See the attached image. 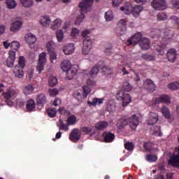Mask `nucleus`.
<instances>
[{
  "mask_svg": "<svg viewBox=\"0 0 179 179\" xmlns=\"http://www.w3.org/2000/svg\"><path fill=\"white\" fill-rule=\"evenodd\" d=\"M122 89L123 90H120L117 92L116 97L117 100L122 101V107H127V106L132 101V98L129 94L125 92H131L132 86H131V84L127 81H124L123 83Z\"/></svg>",
  "mask_w": 179,
  "mask_h": 179,
  "instance_id": "1",
  "label": "nucleus"
},
{
  "mask_svg": "<svg viewBox=\"0 0 179 179\" xmlns=\"http://www.w3.org/2000/svg\"><path fill=\"white\" fill-rule=\"evenodd\" d=\"M128 124H129L131 129H136V127L139 125V117L136 115H133L129 118L127 117H121L117 122V128L123 129Z\"/></svg>",
  "mask_w": 179,
  "mask_h": 179,
  "instance_id": "2",
  "label": "nucleus"
},
{
  "mask_svg": "<svg viewBox=\"0 0 179 179\" xmlns=\"http://www.w3.org/2000/svg\"><path fill=\"white\" fill-rule=\"evenodd\" d=\"M92 5H93V0H84L79 3L78 7L80 8V15L77 17L75 21V24L78 26V24L83 22L85 19V14L87 12H89V8Z\"/></svg>",
  "mask_w": 179,
  "mask_h": 179,
  "instance_id": "3",
  "label": "nucleus"
},
{
  "mask_svg": "<svg viewBox=\"0 0 179 179\" xmlns=\"http://www.w3.org/2000/svg\"><path fill=\"white\" fill-rule=\"evenodd\" d=\"M16 96H17V91L13 87H9L7 89L6 92L1 95V99L3 101L9 103V101H12Z\"/></svg>",
  "mask_w": 179,
  "mask_h": 179,
  "instance_id": "4",
  "label": "nucleus"
},
{
  "mask_svg": "<svg viewBox=\"0 0 179 179\" xmlns=\"http://www.w3.org/2000/svg\"><path fill=\"white\" fill-rule=\"evenodd\" d=\"M47 62V52H41L38 56V65L36 66V71L40 73L42 71H44V66Z\"/></svg>",
  "mask_w": 179,
  "mask_h": 179,
  "instance_id": "5",
  "label": "nucleus"
},
{
  "mask_svg": "<svg viewBox=\"0 0 179 179\" xmlns=\"http://www.w3.org/2000/svg\"><path fill=\"white\" fill-rule=\"evenodd\" d=\"M151 5L156 10H164L167 8L166 0H153Z\"/></svg>",
  "mask_w": 179,
  "mask_h": 179,
  "instance_id": "6",
  "label": "nucleus"
},
{
  "mask_svg": "<svg viewBox=\"0 0 179 179\" xmlns=\"http://www.w3.org/2000/svg\"><path fill=\"white\" fill-rule=\"evenodd\" d=\"M143 38H142V34H141V32H138L137 34H136L135 35H134L133 36H131V38H129L127 41V45H136V44H138V43H141V41H142Z\"/></svg>",
  "mask_w": 179,
  "mask_h": 179,
  "instance_id": "7",
  "label": "nucleus"
},
{
  "mask_svg": "<svg viewBox=\"0 0 179 179\" xmlns=\"http://www.w3.org/2000/svg\"><path fill=\"white\" fill-rule=\"evenodd\" d=\"M92 50V40L90 36H87L83 40V54L84 55H87Z\"/></svg>",
  "mask_w": 179,
  "mask_h": 179,
  "instance_id": "8",
  "label": "nucleus"
},
{
  "mask_svg": "<svg viewBox=\"0 0 179 179\" xmlns=\"http://www.w3.org/2000/svg\"><path fill=\"white\" fill-rule=\"evenodd\" d=\"M15 59H16V52L9 50L8 57L6 62V66H8V68H13V66L15 65Z\"/></svg>",
  "mask_w": 179,
  "mask_h": 179,
  "instance_id": "9",
  "label": "nucleus"
},
{
  "mask_svg": "<svg viewBox=\"0 0 179 179\" xmlns=\"http://www.w3.org/2000/svg\"><path fill=\"white\" fill-rule=\"evenodd\" d=\"M152 103V106L160 104V103H166V104H170V96L168 95H161L159 97L153 99Z\"/></svg>",
  "mask_w": 179,
  "mask_h": 179,
  "instance_id": "10",
  "label": "nucleus"
},
{
  "mask_svg": "<svg viewBox=\"0 0 179 179\" xmlns=\"http://www.w3.org/2000/svg\"><path fill=\"white\" fill-rule=\"evenodd\" d=\"M117 35L122 36V34H125L127 31V21L125 20H120L117 24Z\"/></svg>",
  "mask_w": 179,
  "mask_h": 179,
  "instance_id": "11",
  "label": "nucleus"
},
{
  "mask_svg": "<svg viewBox=\"0 0 179 179\" xmlns=\"http://www.w3.org/2000/svg\"><path fill=\"white\" fill-rule=\"evenodd\" d=\"M80 135L81 133L79 129H73L69 135V139L71 142L76 143L80 139Z\"/></svg>",
  "mask_w": 179,
  "mask_h": 179,
  "instance_id": "12",
  "label": "nucleus"
},
{
  "mask_svg": "<svg viewBox=\"0 0 179 179\" xmlns=\"http://www.w3.org/2000/svg\"><path fill=\"white\" fill-rule=\"evenodd\" d=\"M102 136L103 138V142L106 143H111V142H114V139H115V135L111 131H104L102 134Z\"/></svg>",
  "mask_w": 179,
  "mask_h": 179,
  "instance_id": "13",
  "label": "nucleus"
},
{
  "mask_svg": "<svg viewBox=\"0 0 179 179\" xmlns=\"http://www.w3.org/2000/svg\"><path fill=\"white\" fill-rule=\"evenodd\" d=\"M36 104L38 107H44L47 104V96L45 94L41 93L36 96Z\"/></svg>",
  "mask_w": 179,
  "mask_h": 179,
  "instance_id": "14",
  "label": "nucleus"
},
{
  "mask_svg": "<svg viewBox=\"0 0 179 179\" xmlns=\"http://www.w3.org/2000/svg\"><path fill=\"white\" fill-rule=\"evenodd\" d=\"M143 87L145 89V90H148V92H153L156 90V85H155V83L152 81L150 79H147L143 84Z\"/></svg>",
  "mask_w": 179,
  "mask_h": 179,
  "instance_id": "15",
  "label": "nucleus"
},
{
  "mask_svg": "<svg viewBox=\"0 0 179 179\" xmlns=\"http://www.w3.org/2000/svg\"><path fill=\"white\" fill-rule=\"evenodd\" d=\"M167 58L169 62H176V59H177V50L174 48L169 50L167 52Z\"/></svg>",
  "mask_w": 179,
  "mask_h": 179,
  "instance_id": "16",
  "label": "nucleus"
},
{
  "mask_svg": "<svg viewBox=\"0 0 179 179\" xmlns=\"http://www.w3.org/2000/svg\"><path fill=\"white\" fill-rule=\"evenodd\" d=\"M22 24H23V22L21 20L15 21L10 25V31H13L14 33L19 31L22 28Z\"/></svg>",
  "mask_w": 179,
  "mask_h": 179,
  "instance_id": "17",
  "label": "nucleus"
},
{
  "mask_svg": "<svg viewBox=\"0 0 179 179\" xmlns=\"http://www.w3.org/2000/svg\"><path fill=\"white\" fill-rule=\"evenodd\" d=\"M25 41L31 47L36 41H37V38H36V36L33 35L31 33H29L24 36Z\"/></svg>",
  "mask_w": 179,
  "mask_h": 179,
  "instance_id": "18",
  "label": "nucleus"
},
{
  "mask_svg": "<svg viewBox=\"0 0 179 179\" xmlns=\"http://www.w3.org/2000/svg\"><path fill=\"white\" fill-rule=\"evenodd\" d=\"M139 45L144 50H149L150 48V40L148 38H143V40L139 43Z\"/></svg>",
  "mask_w": 179,
  "mask_h": 179,
  "instance_id": "19",
  "label": "nucleus"
},
{
  "mask_svg": "<svg viewBox=\"0 0 179 179\" xmlns=\"http://www.w3.org/2000/svg\"><path fill=\"white\" fill-rule=\"evenodd\" d=\"M75 51V45L73 43H69L64 46L63 52L66 55H71Z\"/></svg>",
  "mask_w": 179,
  "mask_h": 179,
  "instance_id": "20",
  "label": "nucleus"
},
{
  "mask_svg": "<svg viewBox=\"0 0 179 179\" xmlns=\"http://www.w3.org/2000/svg\"><path fill=\"white\" fill-rule=\"evenodd\" d=\"M26 109L28 113L36 111V102L33 99H29L26 104Z\"/></svg>",
  "mask_w": 179,
  "mask_h": 179,
  "instance_id": "21",
  "label": "nucleus"
},
{
  "mask_svg": "<svg viewBox=\"0 0 179 179\" xmlns=\"http://www.w3.org/2000/svg\"><path fill=\"white\" fill-rule=\"evenodd\" d=\"M163 38L162 40L164 41H169V40H173V37H174V34H173V31L171 30L166 29L163 30Z\"/></svg>",
  "mask_w": 179,
  "mask_h": 179,
  "instance_id": "22",
  "label": "nucleus"
},
{
  "mask_svg": "<svg viewBox=\"0 0 179 179\" xmlns=\"http://www.w3.org/2000/svg\"><path fill=\"white\" fill-rule=\"evenodd\" d=\"M157 121H159V115L157 113H150L148 119V124L155 125V124H157Z\"/></svg>",
  "mask_w": 179,
  "mask_h": 179,
  "instance_id": "23",
  "label": "nucleus"
},
{
  "mask_svg": "<svg viewBox=\"0 0 179 179\" xmlns=\"http://www.w3.org/2000/svg\"><path fill=\"white\" fill-rule=\"evenodd\" d=\"M13 72L15 78H18L19 79H22V78L24 76V71H23V69L19 66H15Z\"/></svg>",
  "mask_w": 179,
  "mask_h": 179,
  "instance_id": "24",
  "label": "nucleus"
},
{
  "mask_svg": "<svg viewBox=\"0 0 179 179\" xmlns=\"http://www.w3.org/2000/svg\"><path fill=\"white\" fill-rule=\"evenodd\" d=\"M66 72L67 73V78L69 80H71V79H72L75 76V75H76L78 72V69L71 66L69 69H68V71H66Z\"/></svg>",
  "mask_w": 179,
  "mask_h": 179,
  "instance_id": "25",
  "label": "nucleus"
},
{
  "mask_svg": "<svg viewBox=\"0 0 179 179\" xmlns=\"http://www.w3.org/2000/svg\"><path fill=\"white\" fill-rule=\"evenodd\" d=\"M40 24L43 26V27H47V26H50L51 23V20H50V17L47 15L42 16L40 20Z\"/></svg>",
  "mask_w": 179,
  "mask_h": 179,
  "instance_id": "26",
  "label": "nucleus"
},
{
  "mask_svg": "<svg viewBox=\"0 0 179 179\" xmlns=\"http://www.w3.org/2000/svg\"><path fill=\"white\" fill-rule=\"evenodd\" d=\"M120 10L124 12L126 15H131L134 13V6L131 4L126 5L120 8Z\"/></svg>",
  "mask_w": 179,
  "mask_h": 179,
  "instance_id": "27",
  "label": "nucleus"
},
{
  "mask_svg": "<svg viewBox=\"0 0 179 179\" xmlns=\"http://www.w3.org/2000/svg\"><path fill=\"white\" fill-rule=\"evenodd\" d=\"M108 127V122L106 121H101L96 124L95 128L96 129H98V131H103V129H106Z\"/></svg>",
  "mask_w": 179,
  "mask_h": 179,
  "instance_id": "28",
  "label": "nucleus"
},
{
  "mask_svg": "<svg viewBox=\"0 0 179 179\" xmlns=\"http://www.w3.org/2000/svg\"><path fill=\"white\" fill-rule=\"evenodd\" d=\"M103 101H104V99L94 98L92 101H89L87 103L90 106H94V107H96L97 104H99V106H100V104H103Z\"/></svg>",
  "mask_w": 179,
  "mask_h": 179,
  "instance_id": "29",
  "label": "nucleus"
},
{
  "mask_svg": "<svg viewBox=\"0 0 179 179\" xmlns=\"http://www.w3.org/2000/svg\"><path fill=\"white\" fill-rule=\"evenodd\" d=\"M71 66L72 65L71 64V62L69 60H64L61 63V68L64 72H66V71H68V69H69Z\"/></svg>",
  "mask_w": 179,
  "mask_h": 179,
  "instance_id": "30",
  "label": "nucleus"
},
{
  "mask_svg": "<svg viewBox=\"0 0 179 179\" xmlns=\"http://www.w3.org/2000/svg\"><path fill=\"white\" fill-rule=\"evenodd\" d=\"M24 94H25V96H29L30 94H31V93H33V92H34V87H33V85L30 84L27 85L24 88Z\"/></svg>",
  "mask_w": 179,
  "mask_h": 179,
  "instance_id": "31",
  "label": "nucleus"
},
{
  "mask_svg": "<svg viewBox=\"0 0 179 179\" xmlns=\"http://www.w3.org/2000/svg\"><path fill=\"white\" fill-rule=\"evenodd\" d=\"M162 33H163V31H162V30L155 29L150 31V36L152 37V38H159V37H160V36H162Z\"/></svg>",
  "mask_w": 179,
  "mask_h": 179,
  "instance_id": "32",
  "label": "nucleus"
},
{
  "mask_svg": "<svg viewBox=\"0 0 179 179\" xmlns=\"http://www.w3.org/2000/svg\"><path fill=\"white\" fill-rule=\"evenodd\" d=\"M161 111L162 113V115H164V117L165 118H166L167 120H169L170 118V110H169V108L166 106H163L161 108Z\"/></svg>",
  "mask_w": 179,
  "mask_h": 179,
  "instance_id": "33",
  "label": "nucleus"
},
{
  "mask_svg": "<svg viewBox=\"0 0 179 179\" xmlns=\"http://www.w3.org/2000/svg\"><path fill=\"white\" fill-rule=\"evenodd\" d=\"M99 71H100V69L99 68V66H95L92 67V69H91V71L90 72V78H92L93 79H94V78H96V76H97V73H99Z\"/></svg>",
  "mask_w": 179,
  "mask_h": 179,
  "instance_id": "34",
  "label": "nucleus"
},
{
  "mask_svg": "<svg viewBox=\"0 0 179 179\" xmlns=\"http://www.w3.org/2000/svg\"><path fill=\"white\" fill-rule=\"evenodd\" d=\"M20 3L24 8H31L34 4L33 0H20Z\"/></svg>",
  "mask_w": 179,
  "mask_h": 179,
  "instance_id": "35",
  "label": "nucleus"
},
{
  "mask_svg": "<svg viewBox=\"0 0 179 179\" xmlns=\"http://www.w3.org/2000/svg\"><path fill=\"white\" fill-rule=\"evenodd\" d=\"M15 66H18L19 68H22V69H24V67L26 66V59H24V57H20L18 65H16Z\"/></svg>",
  "mask_w": 179,
  "mask_h": 179,
  "instance_id": "36",
  "label": "nucleus"
},
{
  "mask_svg": "<svg viewBox=\"0 0 179 179\" xmlns=\"http://www.w3.org/2000/svg\"><path fill=\"white\" fill-rule=\"evenodd\" d=\"M59 124H58V127L61 131H69V127L67 124H64V121L61 119L59 120Z\"/></svg>",
  "mask_w": 179,
  "mask_h": 179,
  "instance_id": "37",
  "label": "nucleus"
},
{
  "mask_svg": "<svg viewBox=\"0 0 179 179\" xmlns=\"http://www.w3.org/2000/svg\"><path fill=\"white\" fill-rule=\"evenodd\" d=\"M62 25V21L60 19H57L54 21V24L51 25L52 30H56Z\"/></svg>",
  "mask_w": 179,
  "mask_h": 179,
  "instance_id": "38",
  "label": "nucleus"
},
{
  "mask_svg": "<svg viewBox=\"0 0 179 179\" xmlns=\"http://www.w3.org/2000/svg\"><path fill=\"white\" fill-rule=\"evenodd\" d=\"M83 99H86V97H87V95L90 94L92 90L87 85H84L83 87Z\"/></svg>",
  "mask_w": 179,
  "mask_h": 179,
  "instance_id": "39",
  "label": "nucleus"
},
{
  "mask_svg": "<svg viewBox=\"0 0 179 179\" xmlns=\"http://www.w3.org/2000/svg\"><path fill=\"white\" fill-rule=\"evenodd\" d=\"M76 122H77L76 116H75L73 115L71 116H69L67 118V124L68 125H75V124H76Z\"/></svg>",
  "mask_w": 179,
  "mask_h": 179,
  "instance_id": "40",
  "label": "nucleus"
},
{
  "mask_svg": "<svg viewBox=\"0 0 179 179\" xmlns=\"http://www.w3.org/2000/svg\"><path fill=\"white\" fill-rule=\"evenodd\" d=\"M101 72L103 75H111V73H113V69L105 66L101 68Z\"/></svg>",
  "mask_w": 179,
  "mask_h": 179,
  "instance_id": "41",
  "label": "nucleus"
},
{
  "mask_svg": "<svg viewBox=\"0 0 179 179\" xmlns=\"http://www.w3.org/2000/svg\"><path fill=\"white\" fill-rule=\"evenodd\" d=\"M10 48H12L10 51H15L16 52L20 48V44L17 41H13L10 44Z\"/></svg>",
  "mask_w": 179,
  "mask_h": 179,
  "instance_id": "42",
  "label": "nucleus"
},
{
  "mask_svg": "<svg viewBox=\"0 0 179 179\" xmlns=\"http://www.w3.org/2000/svg\"><path fill=\"white\" fill-rule=\"evenodd\" d=\"M58 83V80L57 79V77H50L48 80L49 86L51 87H54V86H56Z\"/></svg>",
  "mask_w": 179,
  "mask_h": 179,
  "instance_id": "43",
  "label": "nucleus"
},
{
  "mask_svg": "<svg viewBox=\"0 0 179 179\" xmlns=\"http://www.w3.org/2000/svg\"><path fill=\"white\" fill-rule=\"evenodd\" d=\"M47 112H48V116L50 118H54V117L57 115V108H50L47 110Z\"/></svg>",
  "mask_w": 179,
  "mask_h": 179,
  "instance_id": "44",
  "label": "nucleus"
},
{
  "mask_svg": "<svg viewBox=\"0 0 179 179\" xmlns=\"http://www.w3.org/2000/svg\"><path fill=\"white\" fill-rule=\"evenodd\" d=\"M124 148L127 150H129V152H132V150L135 149V145L132 142H127L124 143Z\"/></svg>",
  "mask_w": 179,
  "mask_h": 179,
  "instance_id": "45",
  "label": "nucleus"
},
{
  "mask_svg": "<svg viewBox=\"0 0 179 179\" xmlns=\"http://www.w3.org/2000/svg\"><path fill=\"white\" fill-rule=\"evenodd\" d=\"M56 37L59 43L64 40V31H62V29L57 31Z\"/></svg>",
  "mask_w": 179,
  "mask_h": 179,
  "instance_id": "46",
  "label": "nucleus"
},
{
  "mask_svg": "<svg viewBox=\"0 0 179 179\" xmlns=\"http://www.w3.org/2000/svg\"><path fill=\"white\" fill-rule=\"evenodd\" d=\"M113 17L114 15H113V11L108 10L105 13V19L106 22H111Z\"/></svg>",
  "mask_w": 179,
  "mask_h": 179,
  "instance_id": "47",
  "label": "nucleus"
},
{
  "mask_svg": "<svg viewBox=\"0 0 179 179\" xmlns=\"http://www.w3.org/2000/svg\"><path fill=\"white\" fill-rule=\"evenodd\" d=\"M7 6L8 9H15L16 8V1L15 0H7Z\"/></svg>",
  "mask_w": 179,
  "mask_h": 179,
  "instance_id": "48",
  "label": "nucleus"
},
{
  "mask_svg": "<svg viewBox=\"0 0 179 179\" xmlns=\"http://www.w3.org/2000/svg\"><path fill=\"white\" fill-rule=\"evenodd\" d=\"M141 12H142V6H136L135 7H134L133 15L134 16H138L139 15V13H141Z\"/></svg>",
  "mask_w": 179,
  "mask_h": 179,
  "instance_id": "49",
  "label": "nucleus"
},
{
  "mask_svg": "<svg viewBox=\"0 0 179 179\" xmlns=\"http://www.w3.org/2000/svg\"><path fill=\"white\" fill-rule=\"evenodd\" d=\"M164 48H166V45H157L156 50L159 52V55H163L164 54Z\"/></svg>",
  "mask_w": 179,
  "mask_h": 179,
  "instance_id": "50",
  "label": "nucleus"
},
{
  "mask_svg": "<svg viewBox=\"0 0 179 179\" xmlns=\"http://www.w3.org/2000/svg\"><path fill=\"white\" fill-rule=\"evenodd\" d=\"M168 87L171 90H178V89H179V83L178 82L172 83L169 85Z\"/></svg>",
  "mask_w": 179,
  "mask_h": 179,
  "instance_id": "51",
  "label": "nucleus"
},
{
  "mask_svg": "<svg viewBox=\"0 0 179 179\" xmlns=\"http://www.w3.org/2000/svg\"><path fill=\"white\" fill-rule=\"evenodd\" d=\"M158 20H167V14L164 12H161L157 15Z\"/></svg>",
  "mask_w": 179,
  "mask_h": 179,
  "instance_id": "52",
  "label": "nucleus"
},
{
  "mask_svg": "<svg viewBox=\"0 0 179 179\" xmlns=\"http://www.w3.org/2000/svg\"><path fill=\"white\" fill-rule=\"evenodd\" d=\"M107 110L109 112L114 111L115 110V103L113 101H109L107 105Z\"/></svg>",
  "mask_w": 179,
  "mask_h": 179,
  "instance_id": "53",
  "label": "nucleus"
},
{
  "mask_svg": "<svg viewBox=\"0 0 179 179\" xmlns=\"http://www.w3.org/2000/svg\"><path fill=\"white\" fill-rule=\"evenodd\" d=\"M55 46V44L54 43L53 41H49L46 44V48L48 50V52H51L52 51V49Z\"/></svg>",
  "mask_w": 179,
  "mask_h": 179,
  "instance_id": "54",
  "label": "nucleus"
},
{
  "mask_svg": "<svg viewBox=\"0 0 179 179\" xmlns=\"http://www.w3.org/2000/svg\"><path fill=\"white\" fill-rule=\"evenodd\" d=\"M148 162H156L157 160V156L153 155H147L146 157Z\"/></svg>",
  "mask_w": 179,
  "mask_h": 179,
  "instance_id": "55",
  "label": "nucleus"
},
{
  "mask_svg": "<svg viewBox=\"0 0 179 179\" xmlns=\"http://www.w3.org/2000/svg\"><path fill=\"white\" fill-rule=\"evenodd\" d=\"M141 58L143 59H145V61H153V57L149 54H143L141 55Z\"/></svg>",
  "mask_w": 179,
  "mask_h": 179,
  "instance_id": "56",
  "label": "nucleus"
},
{
  "mask_svg": "<svg viewBox=\"0 0 179 179\" xmlns=\"http://www.w3.org/2000/svg\"><path fill=\"white\" fill-rule=\"evenodd\" d=\"M48 52H50V58L51 62L52 63L54 62V60L57 59V53H55V52H52V50Z\"/></svg>",
  "mask_w": 179,
  "mask_h": 179,
  "instance_id": "57",
  "label": "nucleus"
},
{
  "mask_svg": "<svg viewBox=\"0 0 179 179\" xmlns=\"http://www.w3.org/2000/svg\"><path fill=\"white\" fill-rule=\"evenodd\" d=\"M81 131H82V132H83L86 135H89V134L92 132V128H90V127H83L81 129Z\"/></svg>",
  "mask_w": 179,
  "mask_h": 179,
  "instance_id": "58",
  "label": "nucleus"
},
{
  "mask_svg": "<svg viewBox=\"0 0 179 179\" xmlns=\"http://www.w3.org/2000/svg\"><path fill=\"white\" fill-rule=\"evenodd\" d=\"M78 34H79V29H78L76 28H73L71 29V37H76V36H78Z\"/></svg>",
  "mask_w": 179,
  "mask_h": 179,
  "instance_id": "59",
  "label": "nucleus"
},
{
  "mask_svg": "<svg viewBox=\"0 0 179 179\" xmlns=\"http://www.w3.org/2000/svg\"><path fill=\"white\" fill-rule=\"evenodd\" d=\"M124 0H112L113 6H120Z\"/></svg>",
  "mask_w": 179,
  "mask_h": 179,
  "instance_id": "60",
  "label": "nucleus"
},
{
  "mask_svg": "<svg viewBox=\"0 0 179 179\" xmlns=\"http://www.w3.org/2000/svg\"><path fill=\"white\" fill-rule=\"evenodd\" d=\"M171 3L173 7L176 9H179V1L178 0H172Z\"/></svg>",
  "mask_w": 179,
  "mask_h": 179,
  "instance_id": "61",
  "label": "nucleus"
},
{
  "mask_svg": "<svg viewBox=\"0 0 179 179\" xmlns=\"http://www.w3.org/2000/svg\"><path fill=\"white\" fill-rule=\"evenodd\" d=\"M49 94L50 96H57V94H58V91L57 89H50L49 90Z\"/></svg>",
  "mask_w": 179,
  "mask_h": 179,
  "instance_id": "62",
  "label": "nucleus"
},
{
  "mask_svg": "<svg viewBox=\"0 0 179 179\" xmlns=\"http://www.w3.org/2000/svg\"><path fill=\"white\" fill-rule=\"evenodd\" d=\"M113 46L111 45H109V47L106 48L105 49V52L106 54V55H111V52L113 50Z\"/></svg>",
  "mask_w": 179,
  "mask_h": 179,
  "instance_id": "63",
  "label": "nucleus"
},
{
  "mask_svg": "<svg viewBox=\"0 0 179 179\" xmlns=\"http://www.w3.org/2000/svg\"><path fill=\"white\" fill-rule=\"evenodd\" d=\"M87 85L88 86H96V81L89 78L87 80Z\"/></svg>",
  "mask_w": 179,
  "mask_h": 179,
  "instance_id": "64",
  "label": "nucleus"
}]
</instances>
